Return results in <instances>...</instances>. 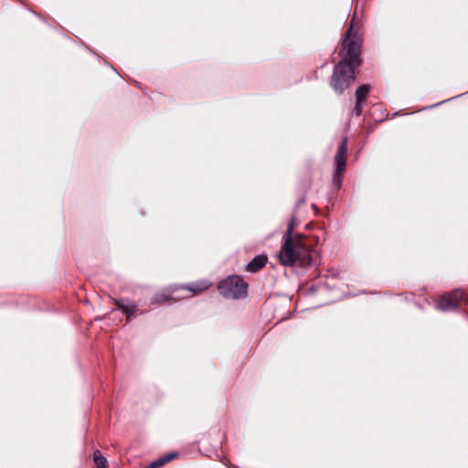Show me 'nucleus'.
I'll use <instances>...</instances> for the list:
<instances>
[{
  "mask_svg": "<svg viewBox=\"0 0 468 468\" xmlns=\"http://www.w3.org/2000/svg\"><path fill=\"white\" fill-rule=\"evenodd\" d=\"M342 48L344 56L335 65L330 80V86L338 94H342L351 85V22L342 39Z\"/></svg>",
  "mask_w": 468,
  "mask_h": 468,
  "instance_id": "1",
  "label": "nucleus"
},
{
  "mask_svg": "<svg viewBox=\"0 0 468 468\" xmlns=\"http://www.w3.org/2000/svg\"><path fill=\"white\" fill-rule=\"evenodd\" d=\"M294 229V217H292L288 224L284 243L279 252V259L284 266H293L300 261V250L303 245L300 241L294 240L292 237Z\"/></svg>",
  "mask_w": 468,
  "mask_h": 468,
  "instance_id": "2",
  "label": "nucleus"
},
{
  "mask_svg": "<svg viewBox=\"0 0 468 468\" xmlns=\"http://www.w3.org/2000/svg\"><path fill=\"white\" fill-rule=\"evenodd\" d=\"M248 283L238 275L229 276L218 286L219 293L225 298L240 299L247 294Z\"/></svg>",
  "mask_w": 468,
  "mask_h": 468,
  "instance_id": "3",
  "label": "nucleus"
},
{
  "mask_svg": "<svg viewBox=\"0 0 468 468\" xmlns=\"http://www.w3.org/2000/svg\"><path fill=\"white\" fill-rule=\"evenodd\" d=\"M346 148H347V137H344L340 144L336 154L335 156V169L333 172V187L336 190L342 186V176L346 168Z\"/></svg>",
  "mask_w": 468,
  "mask_h": 468,
  "instance_id": "4",
  "label": "nucleus"
},
{
  "mask_svg": "<svg viewBox=\"0 0 468 468\" xmlns=\"http://www.w3.org/2000/svg\"><path fill=\"white\" fill-rule=\"evenodd\" d=\"M463 298L462 292L454 291L449 294L442 295L438 299V307L441 310H449L456 307Z\"/></svg>",
  "mask_w": 468,
  "mask_h": 468,
  "instance_id": "5",
  "label": "nucleus"
},
{
  "mask_svg": "<svg viewBox=\"0 0 468 468\" xmlns=\"http://www.w3.org/2000/svg\"><path fill=\"white\" fill-rule=\"evenodd\" d=\"M268 257L264 254L255 256L246 266V271L255 273L261 270L267 263Z\"/></svg>",
  "mask_w": 468,
  "mask_h": 468,
  "instance_id": "6",
  "label": "nucleus"
},
{
  "mask_svg": "<svg viewBox=\"0 0 468 468\" xmlns=\"http://www.w3.org/2000/svg\"><path fill=\"white\" fill-rule=\"evenodd\" d=\"M178 288L177 285L170 286L167 291L164 292H156L152 300V303H162L168 302L170 299H173V293L176 292V290Z\"/></svg>",
  "mask_w": 468,
  "mask_h": 468,
  "instance_id": "7",
  "label": "nucleus"
},
{
  "mask_svg": "<svg viewBox=\"0 0 468 468\" xmlns=\"http://www.w3.org/2000/svg\"><path fill=\"white\" fill-rule=\"evenodd\" d=\"M369 90H370V87L368 85H367V84H364V85L360 86L356 90V112L357 113L361 112V104L367 99V96Z\"/></svg>",
  "mask_w": 468,
  "mask_h": 468,
  "instance_id": "8",
  "label": "nucleus"
},
{
  "mask_svg": "<svg viewBox=\"0 0 468 468\" xmlns=\"http://www.w3.org/2000/svg\"><path fill=\"white\" fill-rule=\"evenodd\" d=\"M210 282L203 280L197 282L190 283L188 285H181L180 287L182 289L187 290L188 292H194V293H199L205 290H207L210 286Z\"/></svg>",
  "mask_w": 468,
  "mask_h": 468,
  "instance_id": "9",
  "label": "nucleus"
},
{
  "mask_svg": "<svg viewBox=\"0 0 468 468\" xmlns=\"http://www.w3.org/2000/svg\"><path fill=\"white\" fill-rule=\"evenodd\" d=\"M361 44L362 40L359 37H356V40H353V68L362 64V58L360 57Z\"/></svg>",
  "mask_w": 468,
  "mask_h": 468,
  "instance_id": "10",
  "label": "nucleus"
},
{
  "mask_svg": "<svg viewBox=\"0 0 468 468\" xmlns=\"http://www.w3.org/2000/svg\"><path fill=\"white\" fill-rule=\"evenodd\" d=\"M93 461L99 468H105L108 464L106 457L103 456L100 450L94 451Z\"/></svg>",
  "mask_w": 468,
  "mask_h": 468,
  "instance_id": "11",
  "label": "nucleus"
},
{
  "mask_svg": "<svg viewBox=\"0 0 468 468\" xmlns=\"http://www.w3.org/2000/svg\"><path fill=\"white\" fill-rule=\"evenodd\" d=\"M177 456V453L176 452H170L168 454H165L164 456H161L160 458L156 459V461L158 462V463L161 464V466L165 465V463H169L170 461H172L174 458H176Z\"/></svg>",
  "mask_w": 468,
  "mask_h": 468,
  "instance_id": "12",
  "label": "nucleus"
},
{
  "mask_svg": "<svg viewBox=\"0 0 468 468\" xmlns=\"http://www.w3.org/2000/svg\"><path fill=\"white\" fill-rule=\"evenodd\" d=\"M137 306L134 303H132L126 309H124L122 312L126 314V320L127 322H130L132 320V316L136 312Z\"/></svg>",
  "mask_w": 468,
  "mask_h": 468,
  "instance_id": "13",
  "label": "nucleus"
},
{
  "mask_svg": "<svg viewBox=\"0 0 468 468\" xmlns=\"http://www.w3.org/2000/svg\"><path fill=\"white\" fill-rule=\"evenodd\" d=\"M115 304L118 306L119 309L123 311L126 309L133 302H131L129 299L126 298H120L114 300Z\"/></svg>",
  "mask_w": 468,
  "mask_h": 468,
  "instance_id": "14",
  "label": "nucleus"
},
{
  "mask_svg": "<svg viewBox=\"0 0 468 468\" xmlns=\"http://www.w3.org/2000/svg\"><path fill=\"white\" fill-rule=\"evenodd\" d=\"M160 467H161V464L158 463V462L156 460H154L149 465H147L145 468H160Z\"/></svg>",
  "mask_w": 468,
  "mask_h": 468,
  "instance_id": "15",
  "label": "nucleus"
},
{
  "mask_svg": "<svg viewBox=\"0 0 468 468\" xmlns=\"http://www.w3.org/2000/svg\"><path fill=\"white\" fill-rule=\"evenodd\" d=\"M304 197H301L298 199L297 203H296V207H299L301 204H303L304 202Z\"/></svg>",
  "mask_w": 468,
  "mask_h": 468,
  "instance_id": "16",
  "label": "nucleus"
},
{
  "mask_svg": "<svg viewBox=\"0 0 468 468\" xmlns=\"http://www.w3.org/2000/svg\"><path fill=\"white\" fill-rule=\"evenodd\" d=\"M310 291H311V292H314V291H315V288H314V286H311V287H310Z\"/></svg>",
  "mask_w": 468,
  "mask_h": 468,
  "instance_id": "17",
  "label": "nucleus"
}]
</instances>
